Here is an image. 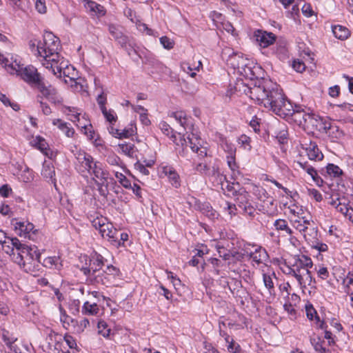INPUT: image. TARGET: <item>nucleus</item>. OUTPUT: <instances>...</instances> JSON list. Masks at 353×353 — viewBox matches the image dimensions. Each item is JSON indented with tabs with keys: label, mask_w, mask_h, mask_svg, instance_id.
I'll return each mask as SVG.
<instances>
[{
	"label": "nucleus",
	"mask_w": 353,
	"mask_h": 353,
	"mask_svg": "<svg viewBox=\"0 0 353 353\" xmlns=\"http://www.w3.org/2000/svg\"><path fill=\"white\" fill-rule=\"evenodd\" d=\"M235 89L243 91L252 101L263 105L281 117H292V120L300 127L305 129L307 117V112L301 107L292 105L284 97L276 83L268 80H259L252 85L248 86L242 81H238Z\"/></svg>",
	"instance_id": "obj_1"
},
{
	"label": "nucleus",
	"mask_w": 353,
	"mask_h": 353,
	"mask_svg": "<svg viewBox=\"0 0 353 353\" xmlns=\"http://www.w3.org/2000/svg\"><path fill=\"white\" fill-rule=\"evenodd\" d=\"M76 159L77 172L83 176L90 175L98 186L99 194L101 196H107L108 185L114 181V179L110 176L109 172L101 162L94 161L91 155L84 152H79L77 154Z\"/></svg>",
	"instance_id": "obj_2"
},
{
	"label": "nucleus",
	"mask_w": 353,
	"mask_h": 353,
	"mask_svg": "<svg viewBox=\"0 0 353 353\" xmlns=\"http://www.w3.org/2000/svg\"><path fill=\"white\" fill-rule=\"evenodd\" d=\"M30 46L32 52L46 69L52 68L54 63H57L61 57L59 53L61 48L59 39L50 32L43 34L42 41L37 45L31 43Z\"/></svg>",
	"instance_id": "obj_3"
},
{
	"label": "nucleus",
	"mask_w": 353,
	"mask_h": 353,
	"mask_svg": "<svg viewBox=\"0 0 353 353\" xmlns=\"http://www.w3.org/2000/svg\"><path fill=\"white\" fill-rule=\"evenodd\" d=\"M313 262L310 257L303 254H295L288 261L286 273L296 279L301 288L304 289L307 286L314 288L316 282L310 271Z\"/></svg>",
	"instance_id": "obj_4"
},
{
	"label": "nucleus",
	"mask_w": 353,
	"mask_h": 353,
	"mask_svg": "<svg viewBox=\"0 0 353 353\" xmlns=\"http://www.w3.org/2000/svg\"><path fill=\"white\" fill-rule=\"evenodd\" d=\"M81 262H85V266H80V270L84 275L94 276L96 279V274L97 272L99 274L101 268L104 265V258L101 254L94 252L88 257L87 255L80 256Z\"/></svg>",
	"instance_id": "obj_5"
},
{
	"label": "nucleus",
	"mask_w": 353,
	"mask_h": 353,
	"mask_svg": "<svg viewBox=\"0 0 353 353\" xmlns=\"http://www.w3.org/2000/svg\"><path fill=\"white\" fill-rule=\"evenodd\" d=\"M290 220L293 226L299 231H305L308 225H310V220L307 213L301 207L292 205L289 208Z\"/></svg>",
	"instance_id": "obj_6"
},
{
	"label": "nucleus",
	"mask_w": 353,
	"mask_h": 353,
	"mask_svg": "<svg viewBox=\"0 0 353 353\" xmlns=\"http://www.w3.org/2000/svg\"><path fill=\"white\" fill-rule=\"evenodd\" d=\"M48 69L52 71L56 77L60 78L66 77L72 81H75L78 77L77 71L72 65H69L68 61L65 60L63 57L59 59L57 63H54L52 68Z\"/></svg>",
	"instance_id": "obj_7"
},
{
	"label": "nucleus",
	"mask_w": 353,
	"mask_h": 353,
	"mask_svg": "<svg viewBox=\"0 0 353 353\" xmlns=\"http://www.w3.org/2000/svg\"><path fill=\"white\" fill-rule=\"evenodd\" d=\"M0 64L8 74L17 77L23 65L21 58L19 55L11 54L6 57L1 52Z\"/></svg>",
	"instance_id": "obj_8"
},
{
	"label": "nucleus",
	"mask_w": 353,
	"mask_h": 353,
	"mask_svg": "<svg viewBox=\"0 0 353 353\" xmlns=\"http://www.w3.org/2000/svg\"><path fill=\"white\" fill-rule=\"evenodd\" d=\"M330 128L331 123L329 120L310 113V116L307 117V123L304 130L310 132L317 130L321 132L327 133Z\"/></svg>",
	"instance_id": "obj_9"
},
{
	"label": "nucleus",
	"mask_w": 353,
	"mask_h": 353,
	"mask_svg": "<svg viewBox=\"0 0 353 353\" xmlns=\"http://www.w3.org/2000/svg\"><path fill=\"white\" fill-rule=\"evenodd\" d=\"M36 87L41 95L37 97L38 100L44 97L54 104L61 103V98L58 94L57 89L51 85H48L43 79L36 85Z\"/></svg>",
	"instance_id": "obj_10"
},
{
	"label": "nucleus",
	"mask_w": 353,
	"mask_h": 353,
	"mask_svg": "<svg viewBox=\"0 0 353 353\" xmlns=\"http://www.w3.org/2000/svg\"><path fill=\"white\" fill-rule=\"evenodd\" d=\"M180 142L181 145H186L188 143L191 150L202 158L207 155V148L202 145V141L196 133L192 132L189 134L188 141L181 137Z\"/></svg>",
	"instance_id": "obj_11"
},
{
	"label": "nucleus",
	"mask_w": 353,
	"mask_h": 353,
	"mask_svg": "<svg viewBox=\"0 0 353 353\" xmlns=\"http://www.w3.org/2000/svg\"><path fill=\"white\" fill-rule=\"evenodd\" d=\"M17 77H21L24 81L35 85L43 79L36 68L32 65L24 67V65Z\"/></svg>",
	"instance_id": "obj_12"
},
{
	"label": "nucleus",
	"mask_w": 353,
	"mask_h": 353,
	"mask_svg": "<svg viewBox=\"0 0 353 353\" xmlns=\"http://www.w3.org/2000/svg\"><path fill=\"white\" fill-rule=\"evenodd\" d=\"M108 31L114 39L119 42L122 48H127L128 43H129L130 46H133V43L130 42V39L123 34L121 27L114 24H110L108 26Z\"/></svg>",
	"instance_id": "obj_13"
},
{
	"label": "nucleus",
	"mask_w": 353,
	"mask_h": 353,
	"mask_svg": "<svg viewBox=\"0 0 353 353\" xmlns=\"http://www.w3.org/2000/svg\"><path fill=\"white\" fill-rule=\"evenodd\" d=\"M119 270L112 265L107 266L105 270H103L96 276V282L108 285L111 283V280L118 275Z\"/></svg>",
	"instance_id": "obj_14"
},
{
	"label": "nucleus",
	"mask_w": 353,
	"mask_h": 353,
	"mask_svg": "<svg viewBox=\"0 0 353 353\" xmlns=\"http://www.w3.org/2000/svg\"><path fill=\"white\" fill-rule=\"evenodd\" d=\"M261 270L264 285L270 294H272L274 292L273 278H275V273L272 270L271 268L266 264H263L261 266Z\"/></svg>",
	"instance_id": "obj_15"
},
{
	"label": "nucleus",
	"mask_w": 353,
	"mask_h": 353,
	"mask_svg": "<svg viewBox=\"0 0 353 353\" xmlns=\"http://www.w3.org/2000/svg\"><path fill=\"white\" fill-rule=\"evenodd\" d=\"M41 255L38 252L37 248H33L30 252V254L24 261V263L19 265L26 272H31L34 270L37 263L40 262Z\"/></svg>",
	"instance_id": "obj_16"
},
{
	"label": "nucleus",
	"mask_w": 353,
	"mask_h": 353,
	"mask_svg": "<svg viewBox=\"0 0 353 353\" xmlns=\"http://www.w3.org/2000/svg\"><path fill=\"white\" fill-rule=\"evenodd\" d=\"M254 37L258 44L263 48L273 44L276 40V36L273 33L260 30L254 32Z\"/></svg>",
	"instance_id": "obj_17"
},
{
	"label": "nucleus",
	"mask_w": 353,
	"mask_h": 353,
	"mask_svg": "<svg viewBox=\"0 0 353 353\" xmlns=\"http://www.w3.org/2000/svg\"><path fill=\"white\" fill-rule=\"evenodd\" d=\"M254 250H245V254L248 256L253 262L257 264L263 263L268 259V255L266 250L259 246H252Z\"/></svg>",
	"instance_id": "obj_18"
},
{
	"label": "nucleus",
	"mask_w": 353,
	"mask_h": 353,
	"mask_svg": "<svg viewBox=\"0 0 353 353\" xmlns=\"http://www.w3.org/2000/svg\"><path fill=\"white\" fill-rule=\"evenodd\" d=\"M12 225H13L17 234L24 237H26L27 234L34 229V225L28 221H19L17 219H13L12 221Z\"/></svg>",
	"instance_id": "obj_19"
},
{
	"label": "nucleus",
	"mask_w": 353,
	"mask_h": 353,
	"mask_svg": "<svg viewBox=\"0 0 353 353\" xmlns=\"http://www.w3.org/2000/svg\"><path fill=\"white\" fill-rule=\"evenodd\" d=\"M32 248L26 244L21 243V246L17 248V252L12 256V260L19 265H21V263H24L26 257L30 254Z\"/></svg>",
	"instance_id": "obj_20"
},
{
	"label": "nucleus",
	"mask_w": 353,
	"mask_h": 353,
	"mask_svg": "<svg viewBox=\"0 0 353 353\" xmlns=\"http://www.w3.org/2000/svg\"><path fill=\"white\" fill-rule=\"evenodd\" d=\"M330 205L345 216H347L350 213L353 212V210L349 208L347 199L345 197L332 199Z\"/></svg>",
	"instance_id": "obj_21"
},
{
	"label": "nucleus",
	"mask_w": 353,
	"mask_h": 353,
	"mask_svg": "<svg viewBox=\"0 0 353 353\" xmlns=\"http://www.w3.org/2000/svg\"><path fill=\"white\" fill-rule=\"evenodd\" d=\"M21 241L16 237L8 238L5 243H2V249L8 254L11 256V259L14 254L17 252V248L21 246Z\"/></svg>",
	"instance_id": "obj_22"
},
{
	"label": "nucleus",
	"mask_w": 353,
	"mask_h": 353,
	"mask_svg": "<svg viewBox=\"0 0 353 353\" xmlns=\"http://www.w3.org/2000/svg\"><path fill=\"white\" fill-rule=\"evenodd\" d=\"M92 224L96 230H99L101 236L104 235L108 229H112V226L113 225L103 216H98L94 219L92 221Z\"/></svg>",
	"instance_id": "obj_23"
},
{
	"label": "nucleus",
	"mask_w": 353,
	"mask_h": 353,
	"mask_svg": "<svg viewBox=\"0 0 353 353\" xmlns=\"http://www.w3.org/2000/svg\"><path fill=\"white\" fill-rule=\"evenodd\" d=\"M296 164L299 168L305 170L312 177V180L316 183V185H320V183H323V180L318 175L316 170L312 165H309L307 161H298Z\"/></svg>",
	"instance_id": "obj_24"
},
{
	"label": "nucleus",
	"mask_w": 353,
	"mask_h": 353,
	"mask_svg": "<svg viewBox=\"0 0 353 353\" xmlns=\"http://www.w3.org/2000/svg\"><path fill=\"white\" fill-rule=\"evenodd\" d=\"M305 150L306 151L308 158L312 161H321L323 158V154L318 148L317 145L314 142H310L309 145L307 144Z\"/></svg>",
	"instance_id": "obj_25"
},
{
	"label": "nucleus",
	"mask_w": 353,
	"mask_h": 353,
	"mask_svg": "<svg viewBox=\"0 0 353 353\" xmlns=\"http://www.w3.org/2000/svg\"><path fill=\"white\" fill-rule=\"evenodd\" d=\"M162 173L168 178L169 181L174 188L180 186V177L175 170L170 166L162 168Z\"/></svg>",
	"instance_id": "obj_26"
},
{
	"label": "nucleus",
	"mask_w": 353,
	"mask_h": 353,
	"mask_svg": "<svg viewBox=\"0 0 353 353\" xmlns=\"http://www.w3.org/2000/svg\"><path fill=\"white\" fill-rule=\"evenodd\" d=\"M41 175L46 179H48L52 183L55 184V170L52 163L50 161H45L43 162V168L41 170Z\"/></svg>",
	"instance_id": "obj_27"
},
{
	"label": "nucleus",
	"mask_w": 353,
	"mask_h": 353,
	"mask_svg": "<svg viewBox=\"0 0 353 353\" xmlns=\"http://www.w3.org/2000/svg\"><path fill=\"white\" fill-rule=\"evenodd\" d=\"M219 145L226 153V156L236 155V148L235 145L225 137H220Z\"/></svg>",
	"instance_id": "obj_28"
},
{
	"label": "nucleus",
	"mask_w": 353,
	"mask_h": 353,
	"mask_svg": "<svg viewBox=\"0 0 353 353\" xmlns=\"http://www.w3.org/2000/svg\"><path fill=\"white\" fill-rule=\"evenodd\" d=\"M85 8L90 12L98 14L99 16H104L105 14V10L104 7L94 1L90 0H85Z\"/></svg>",
	"instance_id": "obj_29"
},
{
	"label": "nucleus",
	"mask_w": 353,
	"mask_h": 353,
	"mask_svg": "<svg viewBox=\"0 0 353 353\" xmlns=\"http://www.w3.org/2000/svg\"><path fill=\"white\" fill-rule=\"evenodd\" d=\"M75 123L78 128L84 129V133L89 139H92L94 138L92 125L90 124V121L85 118V115L81 114L80 121H76Z\"/></svg>",
	"instance_id": "obj_30"
},
{
	"label": "nucleus",
	"mask_w": 353,
	"mask_h": 353,
	"mask_svg": "<svg viewBox=\"0 0 353 353\" xmlns=\"http://www.w3.org/2000/svg\"><path fill=\"white\" fill-rule=\"evenodd\" d=\"M275 230L278 232H283L286 235H292V230L289 227L288 222L285 219H279L274 221L273 224Z\"/></svg>",
	"instance_id": "obj_31"
},
{
	"label": "nucleus",
	"mask_w": 353,
	"mask_h": 353,
	"mask_svg": "<svg viewBox=\"0 0 353 353\" xmlns=\"http://www.w3.org/2000/svg\"><path fill=\"white\" fill-rule=\"evenodd\" d=\"M62 112L68 117V119L73 123L80 121L81 112L73 107H63Z\"/></svg>",
	"instance_id": "obj_32"
},
{
	"label": "nucleus",
	"mask_w": 353,
	"mask_h": 353,
	"mask_svg": "<svg viewBox=\"0 0 353 353\" xmlns=\"http://www.w3.org/2000/svg\"><path fill=\"white\" fill-rule=\"evenodd\" d=\"M332 32L336 38L341 40L347 39L350 35L349 30L340 25L334 26L332 27Z\"/></svg>",
	"instance_id": "obj_33"
},
{
	"label": "nucleus",
	"mask_w": 353,
	"mask_h": 353,
	"mask_svg": "<svg viewBox=\"0 0 353 353\" xmlns=\"http://www.w3.org/2000/svg\"><path fill=\"white\" fill-rule=\"evenodd\" d=\"M119 149L121 152L130 158L137 157V150L134 145L131 143H125L119 145Z\"/></svg>",
	"instance_id": "obj_34"
},
{
	"label": "nucleus",
	"mask_w": 353,
	"mask_h": 353,
	"mask_svg": "<svg viewBox=\"0 0 353 353\" xmlns=\"http://www.w3.org/2000/svg\"><path fill=\"white\" fill-rule=\"evenodd\" d=\"M202 67V63L201 61H198L196 64L192 65L189 62H183L181 63L182 70L190 74V77H194L196 76L195 70H199Z\"/></svg>",
	"instance_id": "obj_35"
},
{
	"label": "nucleus",
	"mask_w": 353,
	"mask_h": 353,
	"mask_svg": "<svg viewBox=\"0 0 353 353\" xmlns=\"http://www.w3.org/2000/svg\"><path fill=\"white\" fill-rule=\"evenodd\" d=\"M33 145L46 155H48L49 145L45 139L37 136L32 140Z\"/></svg>",
	"instance_id": "obj_36"
},
{
	"label": "nucleus",
	"mask_w": 353,
	"mask_h": 353,
	"mask_svg": "<svg viewBox=\"0 0 353 353\" xmlns=\"http://www.w3.org/2000/svg\"><path fill=\"white\" fill-rule=\"evenodd\" d=\"M59 310L61 312L60 320L62 322L63 326L67 330L73 328L75 320L67 315L61 306L59 307Z\"/></svg>",
	"instance_id": "obj_37"
},
{
	"label": "nucleus",
	"mask_w": 353,
	"mask_h": 353,
	"mask_svg": "<svg viewBox=\"0 0 353 353\" xmlns=\"http://www.w3.org/2000/svg\"><path fill=\"white\" fill-rule=\"evenodd\" d=\"M99 312V308L97 303H90L86 301L84 303L82 307V312L84 314L97 315Z\"/></svg>",
	"instance_id": "obj_38"
},
{
	"label": "nucleus",
	"mask_w": 353,
	"mask_h": 353,
	"mask_svg": "<svg viewBox=\"0 0 353 353\" xmlns=\"http://www.w3.org/2000/svg\"><path fill=\"white\" fill-rule=\"evenodd\" d=\"M310 225L307 227L305 231H299L303 236L306 241L311 245L312 241L317 239V231L314 228H310Z\"/></svg>",
	"instance_id": "obj_39"
},
{
	"label": "nucleus",
	"mask_w": 353,
	"mask_h": 353,
	"mask_svg": "<svg viewBox=\"0 0 353 353\" xmlns=\"http://www.w3.org/2000/svg\"><path fill=\"white\" fill-rule=\"evenodd\" d=\"M223 190L230 196H232L238 192V189L241 188L239 183H230L228 181L221 183Z\"/></svg>",
	"instance_id": "obj_40"
},
{
	"label": "nucleus",
	"mask_w": 353,
	"mask_h": 353,
	"mask_svg": "<svg viewBox=\"0 0 353 353\" xmlns=\"http://www.w3.org/2000/svg\"><path fill=\"white\" fill-rule=\"evenodd\" d=\"M232 196L236 197L238 205L239 206V205H243L245 202L249 201L250 195L243 188H241L238 189V192L236 194H234Z\"/></svg>",
	"instance_id": "obj_41"
},
{
	"label": "nucleus",
	"mask_w": 353,
	"mask_h": 353,
	"mask_svg": "<svg viewBox=\"0 0 353 353\" xmlns=\"http://www.w3.org/2000/svg\"><path fill=\"white\" fill-rule=\"evenodd\" d=\"M135 25L137 26V30L142 33H145L147 35L152 36L154 37L159 35L157 32L148 28L145 23H142L139 19L137 21H136Z\"/></svg>",
	"instance_id": "obj_42"
},
{
	"label": "nucleus",
	"mask_w": 353,
	"mask_h": 353,
	"mask_svg": "<svg viewBox=\"0 0 353 353\" xmlns=\"http://www.w3.org/2000/svg\"><path fill=\"white\" fill-rule=\"evenodd\" d=\"M170 117L174 118L184 129L186 128L188 119L185 112L181 110L173 112L170 114Z\"/></svg>",
	"instance_id": "obj_43"
},
{
	"label": "nucleus",
	"mask_w": 353,
	"mask_h": 353,
	"mask_svg": "<svg viewBox=\"0 0 353 353\" xmlns=\"http://www.w3.org/2000/svg\"><path fill=\"white\" fill-rule=\"evenodd\" d=\"M318 327L324 330V338L327 340L329 345H333L335 344V341L333 337L332 333L327 330V325L324 321H321Z\"/></svg>",
	"instance_id": "obj_44"
},
{
	"label": "nucleus",
	"mask_w": 353,
	"mask_h": 353,
	"mask_svg": "<svg viewBox=\"0 0 353 353\" xmlns=\"http://www.w3.org/2000/svg\"><path fill=\"white\" fill-rule=\"evenodd\" d=\"M98 333L105 338H108L111 334V329L108 327L107 323L103 320L98 322Z\"/></svg>",
	"instance_id": "obj_45"
},
{
	"label": "nucleus",
	"mask_w": 353,
	"mask_h": 353,
	"mask_svg": "<svg viewBox=\"0 0 353 353\" xmlns=\"http://www.w3.org/2000/svg\"><path fill=\"white\" fill-rule=\"evenodd\" d=\"M102 237L107 239L111 243H113V242H118L119 231L112 225V229H108Z\"/></svg>",
	"instance_id": "obj_46"
},
{
	"label": "nucleus",
	"mask_w": 353,
	"mask_h": 353,
	"mask_svg": "<svg viewBox=\"0 0 353 353\" xmlns=\"http://www.w3.org/2000/svg\"><path fill=\"white\" fill-rule=\"evenodd\" d=\"M3 339L6 344L9 346L12 350L14 351L15 353H17L15 350V346L14 345V342L17 341V338L15 336L12 334H10L8 331H3Z\"/></svg>",
	"instance_id": "obj_47"
},
{
	"label": "nucleus",
	"mask_w": 353,
	"mask_h": 353,
	"mask_svg": "<svg viewBox=\"0 0 353 353\" xmlns=\"http://www.w3.org/2000/svg\"><path fill=\"white\" fill-rule=\"evenodd\" d=\"M90 326V321L88 319L83 318L80 321L75 320L73 329L78 333L83 332L85 329Z\"/></svg>",
	"instance_id": "obj_48"
},
{
	"label": "nucleus",
	"mask_w": 353,
	"mask_h": 353,
	"mask_svg": "<svg viewBox=\"0 0 353 353\" xmlns=\"http://www.w3.org/2000/svg\"><path fill=\"white\" fill-rule=\"evenodd\" d=\"M19 179L24 183H30L34 179L32 171L28 167H25L19 176Z\"/></svg>",
	"instance_id": "obj_49"
},
{
	"label": "nucleus",
	"mask_w": 353,
	"mask_h": 353,
	"mask_svg": "<svg viewBox=\"0 0 353 353\" xmlns=\"http://www.w3.org/2000/svg\"><path fill=\"white\" fill-rule=\"evenodd\" d=\"M238 143L240 145L243 150L250 151L252 149L251 146V139L245 134L241 135L238 139Z\"/></svg>",
	"instance_id": "obj_50"
},
{
	"label": "nucleus",
	"mask_w": 353,
	"mask_h": 353,
	"mask_svg": "<svg viewBox=\"0 0 353 353\" xmlns=\"http://www.w3.org/2000/svg\"><path fill=\"white\" fill-rule=\"evenodd\" d=\"M101 112L106 120L110 123V125L116 122L117 117L114 110H107L106 108H103Z\"/></svg>",
	"instance_id": "obj_51"
},
{
	"label": "nucleus",
	"mask_w": 353,
	"mask_h": 353,
	"mask_svg": "<svg viewBox=\"0 0 353 353\" xmlns=\"http://www.w3.org/2000/svg\"><path fill=\"white\" fill-rule=\"evenodd\" d=\"M0 101L5 106L11 107L14 111H18L20 109V107L17 103L11 102L10 99L4 94L0 93Z\"/></svg>",
	"instance_id": "obj_52"
},
{
	"label": "nucleus",
	"mask_w": 353,
	"mask_h": 353,
	"mask_svg": "<svg viewBox=\"0 0 353 353\" xmlns=\"http://www.w3.org/2000/svg\"><path fill=\"white\" fill-rule=\"evenodd\" d=\"M327 172L332 177H339L343 173L342 170L339 166L334 164H328L327 166Z\"/></svg>",
	"instance_id": "obj_53"
},
{
	"label": "nucleus",
	"mask_w": 353,
	"mask_h": 353,
	"mask_svg": "<svg viewBox=\"0 0 353 353\" xmlns=\"http://www.w3.org/2000/svg\"><path fill=\"white\" fill-rule=\"evenodd\" d=\"M137 128L135 124L130 123L128 128L121 130V139L129 138L136 132Z\"/></svg>",
	"instance_id": "obj_54"
},
{
	"label": "nucleus",
	"mask_w": 353,
	"mask_h": 353,
	"mask_svg": "<svg viewBox=\"0 0 353 353\" xmlns=\"http://www.w3.org/2000/svg\"><path fill=\"white\" fill-rule=\"evenodd\" d=\"M216 250L219 257L225 261L229 260L231 256H234L230 250L225 249L223 246L218 245H216Z\"/></svg>",
	"instance_id": "obj_55"
},
{
	"label": "nucleus",
	"mask_w": 353,
	"mask_h": 353,
	"mask_svg": "<svg viewBox=\"0 0 353 353\" xmlns=\"http://www.w3.org/2000/svg\"><path fill=\"white\" fill-rule=\"evenodd\" d=\"M239 208L243 210L244 214L250 216H254L256 210L250 201L245 202L243 205H239Z\"/></svg>",
	"instance_id": "obj_56"
},
{
	"label": "nucleus",
	"mask_w": 353,
	"mask_h": 353,
	"mask_svg": "<svg viewBox=\"0 0 353 353\" xmlns=\"http://www.w3.org/2000/svg\"><path fill=\"white\" fill-rule=\"evenodd\" d=\"M115 176L123 188L126 189L131 188V183L130 180L127 179L123 174L117 172L115 173Z\"/></svg>",
	"instance_id": "obj_57"
},
{
	"label": "nucleus",
	"mask_w": 353,
	"mask_h": 353,
	"mask_svg": "<svg viewBox=\"0 0 353 353\" xmlns=\"http://www.w3.org/2000/svg\"><path fill=\"white\" fill-rule=\"evenodd\" d=\"M59 259L56 256H50L47 257L43 260V265L46 268H52L54 266L57 268L59 264Z\"/></svg>",
	"instance_id": "obj_58"
},
{
	"label": "nucleus",
	"mask_w": 353,
	"mask_h": 353,
	"mask_svg": "<svg viewBox=\"0 0 353 353\" xmlns=\"http://www.w3.org/2000/svg\"><path fill=\"white\" fill-rule=\"evenodd\" d=\"M227 163L230 169L234 173L235 172H239V166L236 162V155L226 156Z\"/></svg>",
	"instance_id": "obj_59"
},
{
	"label": "nucleus",
	"mask_w": 353,
	"mask_h": 353,
	"mask_svg": "<svg viewBox=\"0 0 353 353\" xmlns=\"http://www.w3.org/2000/svg\"><path fill=\"white\" fill-rule=\"evenodd\" d=\"M160 43L163 46V47L166 49V50H171L174 48V41L166 37V36H163V37H161L160 39Z\"/></svg>",
	"instance_id": "obj_60"
},
{
	"label": "nucleus",
	"mask_w": 353,
	"mask_h": 353,
	"mask_svg": "<svg viewBox=\"0 0 353 353\" xmlns=\"http://www.w3.org/2000/svg\"><path fill=\"white\" fill-rule=\"evenodd\" d=\"M305 312H306V315H307V317L310 319V320H313V319L315 317L318 321L320 323V320H319V318L316 316V311L315 310V309L313 307V306L312 305H305Z\"/></svg>",
	"instance_id": "obj_61"
},
{
	"label": "nucleus",
	"mask_w": 353,
	"mask_h": 353,
	"mask_svg": "<svg viewBox=\"0 0 353 353\" xmlns=\"http://www.w3.org/2000/svg\"><path fill=\"white\" fill-rule=\"evenodd\" d=\"M310 246L312 248H314L319 252H325L327 250V245L325 243H321L317 239L316 241H312Z\"/></svg>",
	"instance_id": "obj_62"
},
{
	"label": "nucleus",
	"mask_w": 353,
	"mask_h": 353,
	"mask_svg": "<svg viewBox=\"0 0 353 353\" xmlns=\"http://www.w3.org/2000/svg\"><path fill=\"white\" fill-rule=\"evenodd\" d=\"M308 195L317 202H320L323 199V196L321 192L316 189H308Z\"/></svg>",
	"instance_id": "obj_63"
},
{
	"label": "nucleus",
	"mask_w": 353,
	"mask_h": 353,
	"mask_svg": "<svg viewBox=\"0 0 353 353\" xmlns=\"http://www.w3.org/2000/svg\"><path fill=\"white\" fill-rule=\"evenodd\" d=\"M228 343V350L229 351V352L230 353H239L240 351H241V347L240 345L235 343L233 339H232L231 341L229 340V343Z\"/></svg>",
	"instance_id": "obj_64"
}]
</instances>
